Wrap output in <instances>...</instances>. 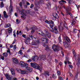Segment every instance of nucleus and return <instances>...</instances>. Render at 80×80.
Masks as SVG:
<instances>
[{"label":"nucleus","instance_id":"nucleus-1","mask_svg":"<svg viewBox=\"0 0 80 80\" xmlns=\"http://www.w3.org/2000/svg\"><path fill=\"white\" fill-rule=\"evenodd\" d=\"M45 33L46 34H45V36H44V38L42 40V43H44L43 46L46 48V50H47L48 49V46L47 45L45 44V43H48V39H47V37L49 38H50L52 35L50 33H49L47 31Z\"/></svg>","mask_w":80,"mask_h":80},{"label":"nucleus","instance_id":"nucleus-2","mask_svg":"<svg viewBox=\"0 0 80 80\" xmlns=\"http://www.w3.org/2000/svg\"><path fill=\"white\" fill-rule=\"evenodd\" d=\"M64 40L65 42L64 43V46L65 48H67L68 47V42L70 43V39L67 36L64 37Z\"/></svg>","mask_w":80,"mask_h":80},{"label":"nucleus","instance_id":"nucleus-3","mask_svg":"<svg viewBox=\"0 0 80 80\" xmlns=\"http://www.w3.org/2000/svg\"><path fill=\"white\" fill-rule=\"evenodd\" d=\"M27 71L25 70L21 71V74H27L29 73H30L31 72H32V68L28 67L27 68Z\"/></svg>","mask_w":80,"mask_h":80},{"label":"nucleus","instance_id":"nucleus-4","mask_svg":"<svg viewBox=\"0 0 80 80\" xmlns=\"http://www.w3.org/2000/svg\"><path fill=\"white\" fill-rule=\"evenodd\" d=\"M32 45H35V46H38V45L41 44V42L39 40L32 41Z\"/></svg>","mask_w":80,"mask_h":80},{"label":"nucleus","instance_id":"nucleus-5","mask_svg":"<svg viewBox=\"0 0 80 80\" xmlns=\"http://www.w3.org/2000/svg\"><path fill=\"white\" fill-rule=\"evenodd\" d=\"M38 58V59L40 61L45 60H46V56H45L40 55Z\"/></svg>","mask_w":80,"mask_h":80},{"label":"nucleus","instance_id":"nucleus-6","mask_svg":"<svg viewBox=\"0 0 80 80\" xmlns=\"http://www.w3.org/2000/svg\"><path fill=\"white\" fill-rule=\"evenodd\" d=\"M35 4L36 5H37V6L38 5L39 6V5L40 6V4H44V1L43 0H39V2H35Z\"/></svg>","mask_w":80,"mask_h":80},{"label":"nucleus","instance_id":"nucleus-7","mask_svg":"<svg viewBox=\"0 0 80 80\" xmlns=\"http://www.w3.org/2000/svg\"><path fill=\"white\" fill-rule=\"evenodd\" d=\"M69 10L67 9L66 11V15H69L71 16V17H73V15L71 13L69 12V11H71V8H69Z\"/></svg>","mask_w":80,"mask_h":80},{"label":"nucleus","instance_id":"nucleus-8","mask_svg":"<svg viewBox=\"0 0 80 80\" xmlns=\"http://www.w3.org/2000/svg\"><path fill=\"white\" fill-rule=\"evenodd\" d=\"M34 68H35V69H38V70H40V71H42L41 70H42V68L40 67L39 65H38L36 64V65H35V66L34 67Z\"/></svg>","mask_w":80,"mask_h":80},{"label":"nucleus","instance_id":"nucleus-9","mask_svg":"<svg viewBox=\"0 0 80 80\" xmlns=\"http://www.w3.org/2000/svg\"><path fill=\"white\" fill-rule=\"evenodd\" d=\"M4 75H5L6 78L8 79V80H12V77L10 76L8 74L6 73Z\"/></svg>","mask_w":80,"mask_h":80},{"label":"nucleus","instance_id":"nucleus-10","mask_svg":"<svg viewBox=\"0 0 80 80\" xmlns=\"http://www.w3.org/2000/svg\"><path fill=\"white\" fill-rule=\"evenodd\" d=\"M38 33L43 37L45 36V33H44L43 32V31H42L41 30H39L38 31Z\"/></svg>","mask_w":80,"mask_h":80},{"label":"nucleus","instance_id":"nucleus-11","mask_svg":"<svg viewBox=\"0 0 80 80\" xmlns=\"http://www.w3.org/2000/svg\"><path fill=\"white\" fill-rule=\"evenodd\" d=\"M9 12L10 13H11V12H12L13 10V7L12 5V1H11V0H10V5L9 7Z\"/></svg>","mask_w":80,"mask_h":80},{"label":"nucleus","instance_id":"nucleus-12","mask_svg":"<svg viewBox=\"0 0 80 80\" xmlns=\"http://www.w3.org/2000/svg\"><path fill=\"white\" fill-rule=\"evenodd\" d=\"M43 75H45L46 78H47L48 76H50V73L48 72L45 71L43 73Z\"/></svg>","mask_w":80,"mask_h":80},{"label":"nucleus","instance_id":"nucleus-13","mask_svg":"<svg viewBox=\"0 0 80 80\" xmlns=\"http://www.w3.org/2000/svg\"><path fill=\"white\" fill-rule=\"evenodd\" d=\"M32 28V29L31 31L32 33H33L35 32V30H37V28L36 26H34Z\"/></svg>","mask_w":80,"mask_h":80},{"label":"nucleus","instance_id":"nucleus-14","mask_svg":"<svg viewBox=\"0 0 80 80\" xmlns=\"http://www.w3.org/2000/svg\"><path fill=\"white\" fill-rule=\"evenodd\" d=\"M13 62L14 63H16V64H17L18 63V61L17 59L15 58H12Z\"/></svg>","mask_w":80,"mask_h":80},{"label":"nucleus","instance_id":"nucleus-15","mask_svg":"<svg viewBox=\"0 0 80 80\" xmlns=\"http://www.w3.org/2000/svg\"><path fill=\"white\" fill-rule=\"evenodd\" d=\"M74 55L75 57V58L76 60H78V62L80 61V58H79V55H78V54H77L76 55V54Z\"/></svg>","mask_w":80,"mask_h":80},{"label":"nucleus","instance_id":"nucleus-16","mask_svg":"<svg viewBox=\"0 0 80 80\" xmlns=\"http://www.w3.org/2000/svg\"><path fill=\"white\" fill-rule=\"evenodd\" d=\"M32 59V60H33V61H34L35 62H37L38 60V57L37 56H35Z\"/></svg>","mask_w":80,"mask_h":80},{"label":"nucleus","instance_id":"nucleus-17","mask_svg":"<svg viewBox=\"0 0 80 80\" xmlns=\"http://www.w3.org/2000/svg\"><path fill=\"white\" fill-rule=\"evenodd\" d=\"M30 38H28L27 39L25 40V42L26 44H28L30 43Z\"/></svg>","mask_w":80,"mask_h":80},{"label":"nucleus","instance_id":"nucleus-18","mask_svg":"<svg viewBox=\"0 0 80 80\" xmlns=\"http://www.w3.org/2000/svg\"><path fill=\"white\" fill-rule=\"evenodd\" d=\"M54 29L55 32V33L56 34H57L58 33V29H57V26H54Z\"/></svg>","mask_w":80,"mask_h":80},{"label":"nucleus","instance_id":"nucleus-19","mask_svg":"<svg viewBox=\"0 0 80 80\" xmlns=\"http://www.w3.org/2000/svg\"><path fill=\"white\" fill-rule=\"evenodd\" d=\"M52 15L54 18H58L59 16L58 15V14L56 13H54L52 14Z\"/></svg>","mask_w":80,"mask_h":80},{"label":"nucleus","instance_id":"nucleus-20","mask_svg":"<svg viewBox=\"0 0 80 80\" xmlns=\"http://www.w3.org/2000/svg\"><path fill=\"white\" fill-rule=\"evenodd\" d=\"M36 7H35L34 8V9L35 10V11H38V9L40 8L39 7L40 6L39 5H36Z\"/></svg>","mask_w":80,"mask_h":80},{"label":"nucleus","instance_id":"nucleus-21","mask_svg":"<svg viewBox=\"0 0 80 80\" xmlns=\"http://www.w3.org/2000/svg\"><path fill=\"white\" fill-rule=\"evenodd\" d=\"M11 72L12 75L14 76L15 75V71H14L13 69L12 68L11 69Z\"/></svg>","mask_w":80,"mask_h":80},{"label":"nucleus","instance_id":"nucleus-22","mask_svg":"<svg viewBox=\"0 0 80 80\" xmlns=\"http://www.w3.org/2000/svg\"><path fill=\"white\" fill-rule=\"evenodd\" d=\"M4 17L5 18H8V16L7 14V13H6V12L4 11L3 12Z\"/></svg>","mask_w":80,"mask_h":80},{"label":"nucleus","instance_id":"nucleus-23","mask_svg":"<svg viewBox=\"0 0 80 80\" xmlns=\"http://www.w3.org/2000/svg\"><path fill=\"white\" fill-rule=\"evenodd\" d=\"M58 46H57L55 44L53 45L52 46V48L53 49V50H54L56 48H57Z\"/></svg>","mask_w":80,"mask_h":80},{"label":"nucleus","instance_id":"nucleus-24","mask_svg":"<svg viewBox=\"0 0 80 80\" xmlns=\"http://www.w3.org/2000/svg\"><path fill=\"white\" fill-rule=\"evenodd\" d=\"M21 14L22 15H25V16H27L24 13V10L23 9H22L21 10Z\"/></svg>","mask_w":80,"mask_h":80},{"label":"nucleus","instance_id":"nucleus-25","mask_svg":"<svg viewBox=\"0 0 80 80\" xmlns=\"http://www.w3.org/2000/svg\"><path fill=\"white\" fill-rule=\"evenodd\" d=\"M53 50L54 52H58L60 50V49H59L58 47L57 48H55Z\"/></svg>","mask_w":80,"mask_h":80},{"label":"nucleus","instance_id":"nucleus-26","mask_svg":"<svg viewBox=\"0 0 80 80\" xmlns=\"http://www.w3.org/2000/svg\"><path fill=\"white\" fill-rule=\"evenodd\" d=\"M28 64L26 63V64H24L23 66V65L22 66V67H23V68L25 67V68H26V69H27V68L29 67H28Z\"/></svg>","mask_w":80,"mask_h":80},{"label":"nucleus","instance_id":"nucleus-27","mask_svg":"<svg viewBox=\"0 0 80 80\" xmlns=\"http://www.w3.org/2000/svg\"><path fill=\"white\" fill-rule=\"evenodd\" d=\"M35 65H36V63H31V67H33V68H34L35 66Z\"/></svg>","mask_w":80,"mask_h":80},{"label":"nucleus","instance_id":"nucleus-28","mask_svg":"<svg viewBox=\"0 0 80 80\" xmlns=\"http://www.w3.org/2000/svg\"><path fill=\"white\" fill-rule=\"evenodd\" d=\"M60 4L61 5H63V3L62 2H64V3H66V1H64V0H61L59 2Z\"/></svg>","mask_w":80,"mask_h":80},{"label":"nucleus","instance_id":"nucleus-29","mask_svg":"<svg viewBox=\"0 0 80 80\" xmlns=\"http://www.w3.org/2000/svg\"><path fill=\"white\" fill-rule=\"evenodd\" d=\"M25 64V63L23 61H21L20 62V65L21 67H22V66H23Z\"/></svg>","mask_w":80,"mask_h":80},{"label":"nucleus","instance_id":"nucleus-30","mask_svg":"<svg viewBox=\"0 0 80 80\" xmlns=\"http://www.w3.org/2000/svg\"><path fill=\"white\" fill-rule=\"evenodd\" d=\"M8 32L9 33H11L12 32V28H9L8 29Z\"/></svg>","mask_w":80,"mask_h":80},{"label":"nucleus","instance_id":"nucleus-31","mask_svg":"<svg viewBox=\"0 0 80 80\" xmlns=\"http://www.w3.org/2000/svg\"><path fill=\"white\" fill-rule=\"evenodd\" d=\"M11 26V25H10V23H8L7 24H6L5 26V28H8V27H10Z\"/></svg>","mask_w":80,"mask_h":80},{"label":"nucleus","instance_id":"nucleus-32","mask_svg":"<svg viewBox=\"0 0 80 80\" xmlns=\"http://www.w3.org/2000/svg\"><path fill=\"white\" fill-rule=\"evenodd\" d=\"M59 30L60 31V32H63V27H60L59 28Z\"/></svg>","mask_w":80,"mask_h":80},{"label":"nucleus","instance_id":"nucleus-33","mask_svg":"<svg viewBox=\"0 0 80 80\" xmlns=\"http://www.w3.org/2000/svg\"><path fill=\"white\" fill-rule=\"evenodd\" d=\"M47 6L48 7H51V4H50V2H48L47 4Z\"/></svg>","mask_w":80,"mask_h":80},{"label":"nucleus","instance_id":"nucleus-34","mask_svg":"<svg viewBox=\"0 0 80 80\" xmlns=\"http://www.w3.org/2000/svg\"><path fill=\"white\" fill-rule=\"evenodd\" d=\"M2 55L4 57H7L8 56V54L7 52H5L2 53Z\"/></svg>","mask_w":80,"mask_h":80},{"label":"nucleus","instance_id":"nucleus-35","mask_svg":"<svg viewBox=\"0 0 80 80\" xmlns=\"http://www.w3.org/2000/svg\"><path fill=\"white\" fill-rule=\"evenodd\" d=\"M76 23V22L75 21H72V22L71 25H75Z\"/></svg>","mask_w":80,"mask_h":80},{"label":"nucleus","instance_id":"nucleus-36","mask_svg":"<svg viewBox=\"0 0 80 80\" xmlns=\"http://www.w3.org/2000/svg\"><path fill=\"white\" fill-rule=\"evenodd\" d=\"M52 77L55 79V78H57V76L56 75V74H53L52 75Z\"/></svg>","mask_w":80,"mask_h":80},{"label":"nucleus","instance_id":"nucleus-37","mask_svg":"<svg viewBox=\"0 0 80 80\" xmlns=\"http://www.w3.org/2000/svg\"><path fill=\"white\" fill-rule=\"evenodd\" d=\"M66 62H67L68 63H70V62H69V58H66Z\"/></svg>","mask_w":80,"mask_h":80},{"label":"nucleus","instance_id":"nucleus-38","mask_svg":"<svg viewBox=\"0 0 80 80\" xmlns=\"http://www.w3.org/2000/svg\"><path fill=\"white\" fill-rule=\"evenodd\" d=\"M3 5H4L3 4V2H2L1 3V6H0V7H1V8H2V7H3Z\"/></svg>","mask_w":80,"mask_h":80},{"label":"nucleus","instance_id":"nucleus-39","mask_svg":"<svg viewBox=\"0 0 80 80\" xmlns=\"http://www.w3.org/2000/svg\"><path fill=\"white\" fill-rule=\"evenodd\" d=\"M17 71L19 73H21L22 72V71L21 70V69H17Z\"/></svg>","mask_w":80,"mask_h":80},{"label":"nucleus","instance_id":"nucleus-40","mask_svg":"<svg viewBox=\"0 0 80 80\" xmlns=\"http://www.w3.org/2000/svg\"><path fill=\"white\" fill-rule=\"evenodd\" d=\"M68 2L69 4H71L72 3V0H68Z\"/></svg>","mask_w":80,"mask_h":80},{"label":"nucleus","instance_id":"nucleus-41","mask_svg":"<svg viewBox=\"0 0 80 80\" xmlns=\"http://www.w3.org/2000/svg\"><path fill=\"white\" fill-rule=\"evenodd\" d=\"M64 26L66 29H68V27H67V24H66V23H65L64 25Z\"/></svg>","mask_w":80,"mask_h":80},{"label":"nucleus","instance_id":"nucleus-42","mask_svg":"<svg viewBox=\"0 0 80 80\" xmlns=\"http://www.w3.org/2000/svg\"><path fill=\"white\" fill-rule=\"evenodd\" d=\"M59 43H61V42H62V40L61 39V37L60 36L59 38Z\"/></svg>","mask_w":80,"mask_h":80},{"label":"nucleus","instance_id":"nucleus-43","mask_svg":"<svg viewBox=\"0 0 80 80\" xmlns=\"http://www.w3.org/2000/svg\"><path fill=\"white\" fill-rule=\"evenodd\" d=\"M18 53L19 54H20V55H22L23 54V53H22V50H20L19 52H18Z\"/></svg>","mask_w":80,"mask_h":80},{"label":"nucleus","instance_id":"nucleus-44","mask_svg":"<svg viewBox=\"0 0 80 80\" xmlns=\"http://www.w3.org/2000/svg\"><path fill=\"white\" fill-rule=\"evenodd\" d=\"M77 30L76 29H74L73 30V32H74V33H77Z\"/></svg>","mask_w":80,"mask_h":80},{"label":"nucleus","instance_id":"nucleus-45","mask_svg":"<svg viewBox=\"0 0 80 80\" xmlns=\"http://www.w3.org/2000/svg\"><path fill=\"white\" fill-rule=\"evenodd\" d=\"M78 78V74H77L75 76V80H77Z\"/></svg>","mask_w":80,"mask_h":80},{"label":"nucleus","instance_id":"nucleus-46","mask_svg":"<svg viewBox=\"0 0 80 80\" xmlns=\"http://www.w3.org/2000/svg\"><path fill=\"white\" fill-rule=\"evenodd\" d=\"M58 78L60 80H63V79L62 77H59Z\"/></svg>","mask_w":80,"mask_h":80},{"label":"nucleus","instance_id":"nucleus-47","mask_svg":"<svg viewBox=\"0 0 80 80\" xmlns=\"http://www.w3.org/2000/svg\"><path fill=\"white\" fill-rule=\"evenodd\" d=\"M77 65L78 67H79V66H80V61H79V62L77 63Z\"/></svg>","mask_w":80,"mask_h":80},{"label":"nucleus","instance_id":"nucleus-48","mask_svg":"<svg viewBox=\"0 0 80 80\" xmlns=\"http://www.w3.org/2000/svg\"><path fill=\"white\" fill-rule=\"evenodd\" d=\"M8 50L7 51V52L8 53H10V49L9 48H8Z\"/></svg>","mask_w":80,"mask_h":80},{"label":"nucleus","instance_id":"nucleus-49","mask_svg":"<svg viewBox=\"0 0 80 80\" xmlns=\"http://www.w3.org/2000/svg\"><path fill=\"white\" fill-rule=\"evenodd\" d=\"M69 8H70V7H67L66 9L65 10L66 12V11L67 10H69Z\"/></svg>","mask_w":80,"mask_h":80},{"label":"nucleus","instance_id":"nucleus-50","mask_svg":"<svg viewBox=\"0 0 80 80\" xmlns=\"http://www.w3.org/2000/svg\"><path fill=\"white\" fill-rule=\"evenodd\" d=\"M72 52H73V53L74 55L76 54V53H75V50H74V49H73Z\"/></svg>","mask_w":80,"mask_h":80},{"label":"nucleus","instance_id":"nucleus-51","mask_svg":"<svg viewBox=\"0 0 80 80\" xmlns=\"http://www.w3.org/2000/svg\"><path fill=\"white\" fill-rule=\"evenodd\" d=\"M78 31L79 32L78 34V38H79L80 35V30H78Z\"/></svg>","mask_w":80,"mask_h":80},{"label":"nucleus","instance_id":"nucleus-52","mask_svg":"<svg viewBox=\"0 0 80 80\" xmlns=\"http://www.w3.org/2000/svg\"><path fill=\"white\" fill-rule=\"evenodd\" d=\"M58 75H60V71H58L57 72Z\"/></svg>","mask_w":80,"mask_h":80},{"label":"nucleus","instance_id":"nucleus-53","mask_svg":"<svg viewBox=\"0 0 80 80\" xmlns=\"http://www.w3.org/2000/svg\"><path fill=\"white\" fill-rule=\"evenodd\" d=\"M16 45H14L13 47V50H16Z\"/></svg>","mask_w":80,"mask_h":80},{"label":"nucleus","instance_id":"nucleus-54","mask_svg":"<svg viewBox=\"0 0 80 80\" xmlns=\"http://www.w3.org/2000/svg\"><path fill=\"white\" fill-rule=\"evenodd\" d=\"M33 7H34V5L33 4H32L30 7V8H33Z\"/></svg>","mask_w":80,"mask_h":80},{"label":"nucleus","instance_id":"nucleus-55","mask_svg":"<svg viewBox=\"0 0 80 80\" xmlns=\"http://www.w3.org/2000/svg\"><path fill=\"white\" fill-rule=\"evenodd\" d=\"M22 36L23 37V38H26V35L25 34H23L22 35Z\"/></svg>","mask_w":80,"mask_h":80},{"label":"nucleus","instance_id":"nucleus-56","mask_svg":"<svg viewBox=\"0 0 80 80\" xmlns=\"http://www.w3.org/2000/svg\"><path fill=\"white\" fill-rule=\"evenodd\" d=\"M45 23H48V24H50V22L49 21H48V20H46L45 21Z\"/></svg>","mask_w":80,"mask_h":80},{"label":"nucleus","instance_id":"nucleus-57","mask_svg":"<svg viewBox=\"0 0 80 80\" xmlns=\"http://www.w3.org/2000/svg\"><path fill=\"white\" fill-rule=\"evenodd\" d=\"M29 37H30V38H31L32 40H33V36L32 35H30Z\"/></svg>","mask_w":80,"mask_h":80},{"label":"nucleus","instance_id":"nucleus-58","mask_svg":"<svg viewBox=\"0 0 80 80\" xmlns=\"http://www.w3.org/2000/svg\"><path fill=\"white\" fill-rule=\"evenodd\" d=\"M50 23H52V24H53V22L52 21H49V24Z\"/></svg>","mask_w":80,"mask_h":80},{"label":"nucleus","instance_id":"nucleus-59","mask_svg":"<svg viewBox=\"0 0 80 80\" xmlns=\"http://www.w3.org/2000/svg\"><path fill=\"white\" fill-rule=\"evenodd\" d=\"M17 41V40H16V39H14L13 42L12 43V44H13L14 43H15V42H16Z\"/></svg>","mask_w":80,"mask_h":80},{"label":"nucleus","instance_id":"nucleus-60","mask_svg":"<svg viewBox=\"0 0 80 80\" xmlns=\"http://www.w3.org/2000/svg\"><path fill=\"white\" fill-rule=\"evenodd\" d=\"M1 58L2 60H4L5 59V58H4V57L2 56H1Z\"/></svg>","mask_w":80,"mask_h":80},{"label":"nucleus","instance_id":"nucleus-61","mask_svg":"<svg viewBox=\"0 0 80 80\" xmlns=\"http://www.w3.org/2000/svg\"><path fill=\"white\" fill-rule=\"evenodd\" d=\"M69 66L70 68H73V66H72V65H69Z\"/></svg>","mask_w":80,"mask_h":80},{"label":"nucleus","instance_id":"nucleus-62","mask_svg":"<svg viewBox=\"0 0 80 80\" xmlns=\"http://www.w3.org/2000/svg\"><path fill=\"white\" fill-rule=\"evenodd\" d=\"M16 22L18 24L19 23V20L18 19H16Z\"/></svg>","mask_w":80,"mask_h":80},{"label":"nucleus","instance_id":"nucleus-63","mask_svg":"<svg viewBox=\"0 0 80 80\" xmlns=\"http://www.w3.org/2000/svg\"><path fill=\"white\" fill-rule=\"evenodd\" d=\"M59 65H60V66H61V65H62V64H63V63H62V62H60L59 63Z\"/></svg>","mask_w":80,"mask_h":80},{"label":"nucleus","instance_id":"nucleus-64","mask_svg":"<svg viewBox=\"0 0 80 80\" xmlns=\"http://www.w3.org/2000/svg\"><path fill=\"white\" fill-rule=\"evenodd\" d=\"M28 62H32V60L29 59L28 60Z\"/></svg>","mask_w":80,"mask_h":80}]
</instances>
